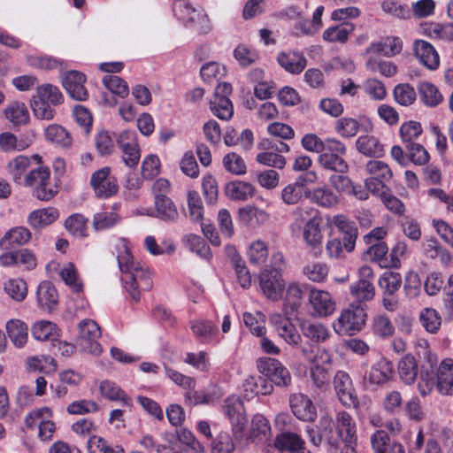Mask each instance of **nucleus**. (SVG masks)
<instances>
[{
	"label": "nucleus",
	"mask_w": 453,
	"mask_h": 453,
	"mask_svg": "<svg viewBox=\"0 0 453 453\" xmlns=\"http://www.w3.org/2000/svg\"><path fill=\"white\" fill-rule=\"evenodd\" d=\"M307 433L315 446H319L325 441L329 453H338L341 444L357 443L358 440L357 424L352 416L345 411L336 413L335 422L330 416H322L319 421V430L308 428Z\"/></svg>",
	"instance_id": "1"
},
{
	"label": "nucleus",
	"mask_w": 453,
	"mask_h": 453,
	"mask_svg": "<svg viewBox=\"0 0 453 453\" xmlns=\"http://www.w3.org/2000/svg\"><path fill=\"white\" fill-rule=\"evenodd\" d=\"M367 306L360 303H352L342 310L333 323V328L338 334L352 335L360 332L367 319Z\"/></svg>",
	"instance_id": "2"
},
{
	"label": "nucleus",
	"mask_w": 453,
	"mask_h": 453,
	"mask_svg": "<svg viewBox=\"0 0 453 453\" xmlns=\"http://www.w3.org/2000/svg\"><path fill=\"white\" fill-rule=\"evenodd\" d=\"M173 12L184 26L197 34H207L211 24L203 10L196 9L186 0H176L173 3Z\"/></svg>",
	"instance_id": "3"
},
{
	"label": "nucleus",
	"mask_w": 453,
	"mask_h": 453,
	"mask_svg": "<svg viewBox=\"0 0 453 453\" xmlns=\"http://www.w3.org/2000/svg\"><path fill=\"white\" fill-rule=\"evenodd\" d=\"M22 184L33 188V195L39 200L49 201L58 193V188L51 183L50 172L48 167L38 166L30 169Z\"/></svg>",
	"instance_id": "4"
},
{
	"label": "nucleus",
	"mask_w": 453,
	"mask_h": 453,
	"mask_svg": "<svg viewBox=\"0 0 453 453\" xmlns=\"http://www.w3.org/2000/svg\"><path fill=\"white\" fill-rule=\"evenodd\" d=\"M121 279L125 288L134 301L140 299L141 291H149L152 288L150 273L148 267L140 262L134 265Z\"/></svg>",
	"instance_id": "5"
},
{
	"label": "nucleus",
	"mask_w": 453,
	"mask_h": 453,
	"mask_svg": "<svg viewBox=\"0 0 453 453\" xmlns=\"http://www.w3.org/2000/svg\"><path fill=\"white\" fill-rule=\"evenodd\" d=\"M257 368L273 385L288 388L291 384L292 377L288 369L275 358H258Z\"/></svg>",
	"instance_id": "6"
},
{
	"label": "nucleus",
	"mask_w": 453,
	"mask_h": 453,
	"mask_svg": "<svg viewBox=\"0 0 453 453\" xmlns=\"http://www.w3.org/2000/svg\"><path fill=\"white\" fill-rule=\"evenodd\" d=\"M346 151L345 145L341 141L334 139L330 142L327 149L319 156L318 163L324 169L343 173L349 168L347 162L342 158Z\"/></svg>",
	"instance_id": "7"
},
{
	"label": "nucleus",
	"mask_w": 453,
	"mask_h": 453,
	"mask_svg": "<svg viewBox=\"0 0 453 453\" xmlns=\"http://www.w3.org/2000/svg\"><path fill=\"white\" fill-rule=\"evenodd\" d=\"M101 329L97 323L92 319H83L79 323V345L81 349L94 356H99L102 346L98 342Z\"/></svg>",
	"instance_id": "8"
},
{
	"label": "nucleus",
	"mask_w": 453,
	"mask_h": 453,
	"mask_svg": "<svg viewBox=\"0 0 453 453\" xmlns=\"http://www.w3.org/2000/svg\"><path fill=\"white\" fill-rule=\"evenodd\" d=\"M111 173V167L104 166L91 174L89 184L96 197L106 199L118 193L117 180Z\"/></svg>",
	"instance_id": "9"
},
{
	"label": "nucleus",
	"mask_w": 453,
	"mask_h": 453,
	"mask_svg": "<svg viewBox=\"0 0 453 453\" xmlns=\"http://www.w3.org/2000/svg\"><path fill=\"white\" fill-rule=\"evenodd\" d=\"M308 310L314 318H326L336 310V303L332 295L325 290L312 288L308 295Z\"/></svg>",
	"instance_id": "10"
},
{
	"label": "nucleus",
	"mask_w": 453,
	"mask_h": 453,
	"mask_svg": "<svg viewBox=\"0 0 453 453\" xmlns=\"http://www.w3.org/2000/svg\"><path fill=\"white\" fill-rule=\"evenodd\" d=\"M52 411L48 407L32 411L26 418V425L28 428L38 427V436L42 441H49L52 438L56 429L53 421L50 419Z\"/></svg>",
	"instance_id": "11"
},
{
	"label": "nucleus",
	"mask_w": 453,
	"mask_h": 453,
	"mask_svg": "<svg viewBox=\"0 0 453 453\" xmlns=\"http://www.w3.org/2000/svg\"><path fill=\"white\" fill-rule=\"evenodd\" d=\"M373 272L369 266L359 269V280L349 287L350 295L357 299V303L369 302L374 298L375 288L372 282Z\"/></svg>",
	"instance_id": "12"
},
{
	"label": "nucleus",
	"mask_w": 453,
	"mask_h": 453,
	"mask_svg": "<svg viewBox=\"0 0 453 453\" xmlns=\"http://www.w3.org/2000/svg\"><path fill=\"white\" fill-rule=\"evenodd\" d=\"M259 285L263 294L272 301L280 300L286 288L281 273L277 271H262L259 275Z\"/></svg>",
	"instance_id": "13"
},
{
	"label": "nucleus",
	"mask_w": 453,
	"mask_h": 453,
	"mask_svg": "<svg viewBox=\"0 0 453 453\" xmlns=\"http://www.w3.org/2000/svg\"><path fill=\"white\" fill-rule=\"evenodd\" d=\"M289 405L293 414L302 421L313 422L317 418V409L313 402L304 394H291Z\"/></svg>",
	"instance_id": "14"
},
{
	"label": "nucleus",
	"mask_w": 453,
	"mask_h": 453,
	"mask_svg": "<svg viewBox=\"0 0 453 453\" xmlns=\"http://www.w3.org/2000/svg\"><path fill=\"white\" fill-rule=\"evenodd\" d=\"M321 222L322 219L320 217L313 216L305 223L303 229V241L315 255H319L322 250Z\"/></svg>",
	"instance_id": "15"
},
{
	"label": "nucleus",
	"mask_w": 453,
	"mask_h": 453,
	"mask_svg": "<svg viewBox=\"0 0 453 453\" xmlns=\"http://www.w3.org/2000/svg\"><path fill=\"white\" fill-rule=\"evenodd\" d=\"M334 385L338 399L348 407L357 403L355 389L349 375L343 371H338L334 377Z\"/></svg>",
	"instance_id": "16"
},
{
	"label": "nucleus",
	"mask_w": 453,
	"mask_h": 453,
	"mask_svg": "<svg viewBox=\"0 0 453 453\" xmlns=\"http://www.w3.org/2000/svg\"><path fill=\"white\" fill-rule=\"evenodd\" d=\"M86 76L77 71L67 72L63 78V87L67 94L76 101H85L88 98V92L84 84Z\"/></svg>",
	"instance_id": "17"
},
{
	"label": "nucleus",
	"mask_w": 453,
	"mask_h": 453,
	"mask_svg": "<svg viewBox=\"0 0 453 453\" xmlns=\"http://www.w3.org/2000/svg\"><path fill=\"white\" fill-rule=\"evenodd\" d=\"M332 224L339 233L338 237L345 242L346 252H351L355 249L358 234L356 224L342 214L334 216Z\"/></svg>",
	"instance_id": "18"
},
{
	"label": "nucleus",
	"mask_w": 453,
	"mask_h": 453,
	"mask_svg": "<svg viewBox=\"0 0 453 453\" xmlns=\"http://www.w3.org/2000/svg\"><path fill=\"white\" fill-rule=\"evenodd\" d=\"M223 408L226 416L231 422L234 434L242 433L247 418L242 401L235 397H228L226 399Z\"/></svg>",
	"instance_id": "19"
},
{
	"label": "nucleus",
	"mask_w": 453,
	"mask_h": 453,
	"mask_svg": "<svg viewBox=\"0 0 453 453\" xmlns=\"http://www.w3.org/2000/svg\"><path fill=\"white\" fill-rule=\"evenodd\" d=\"M270 320L280 337H281L287 343L296 346L302 342L301 334L297 332L295 325L291 322L289 318L275 313L271 316Z\"/></svg>",
	"instance_id": "20"
},
{
	"label": "nucleus",
	"mask_w": 453,
	"mask_h": 453,
	"mask_svg": "<svg viewBox=\"0 0 453 453\" xmlns=\"http://www.w3.org/2000/svg\"><path fill=\"white\" fill-rule=\"evenodd\" d=\"M413 50L419 63L429 70H436L440 65V57L434 47L424 40L413 42Z\"/></svg>",
	"instance_id": "21"
},
{
	"label": "nucleus",
	"mask_w": 453,
	"mask_h": 453,
	"mask_svg": "<svg viewBox=\"0 0 453 453\" xmlns=\"http://www.w3.org/2000/svg\"><path fill=\"white\" fill-rule=\"evenodd\" d=\"M32 160L35 161L36 164H40L42 157L37 154L33 155L31 157L20 155L8 163L7 170L14 182L22 184L27 174L26 173L32 166Z\"/></svg>",
	"instance_id": "22"
},
{
	"label": "nucleus",
	"mask_w": 453,
	"mask_h": 453,
	"mask_svg": "<svg viewBox=\"0 0 453 453\" xmlns=\"http://www.w3.org/2000/svg\"><path fill=\"white\" fill-rule=\"evenodd\" d=\"M249 437L250 441L256 444H265L271 441V426L265 416L261 414L253 416Z\"/></svg>",
	"instance_id": "23"
},
{
	"label": "nucleus",
	"mask_w": 453,
	"mask_h": 453,
	"mask_svg": "<svg viewBox=\"0 0 453 453\" xmlns=\"http://www.w3.org/2000/svg\"><path fill=\"white\" fill-rule=\"evenodd\" d=\"M371 444L374 453H405L403 446L391 441L384 430H377L371 436Z\"/></svg>",
	"instance_id": "24"
},
{
	"label": "nucleus",
	"mask_w": 453,
	"mask_h": 453,
	"mask_svg": "<svg viewBox=\"0 0 453 453\" xmlns=\"http://www.w3.org/2000/svg\"><path fill=\"white\" fill-rule=\"evenodd\" d=\"M303 337L312 343L325 342L330 337V332L326 326L320 322L303 319L299 324Z\"/></svg>",
	"instance_id": "25"
},
{
	"label": "nucleus",
	"mask_w": 453,
	"mask_h": 453,
	"mask_svg": "<svg viewBox=\"0 0 453 453\" xmlns=\"http://www.w3.org/2000/svg\"><path fill=\"white\" fill-rule=\"evenodd\" d=\"M32 234L25 226H14L8 230L0 239V249L9 250L16 246H22L31 240Z\"/></svg>",
	"instance_id": "26"
},
{
	"label": "nucleus",
	"mask_w": 453,
	"mask_h": 453,
	"mask_svg": "<svg viewBox=\"0 0 453 453\" xmlns=\"http://www.w3.org/2000/svg\"><path fill=\"white\" fill-rule=\"evenodd\" d=\"M394 373L393 363L386 358H381L371 367L366 377L371 384L381 385L391 380Z\"/></svg>",
	"instance_id": "27"
},
{
	"label": "nucleus",
	"mask_w": 453,
	"mask_h": 453,
	"mask_svg": "<svg viewBox=\"0 0 453 453\" xmlns=\"http://www.w3.org/2000/svg\"><path fill=\"white\" fill-rule=\"evenodd\" d=\"M36 300L42 309L51 311L58 302L57 288L50 281L41 282L37 288Z\"/></svg>",
	"instance_id": "28"
},
{
	"label": "nucleus",
	"mask_w": 453,
	"mask_h": 453,
	"mask_svg": "<svg viewBox=\"0 0 453 453\" xmlns=\"http://www.w3.org/2000/svg\"><path fill=\"white\" fill-rule=\"evenodd\" d=\"M277 61L285 71L293 74L302 73L307 65L305 57L302 53L296 51L279 53Z\"/></svg>",
	"instance_id": "29"
},
{
	"label": "nucleus",
	"mask_w": 453,
	"mask_h": 453,
	"mask_svg": "<svg viewBox=\"0 0 453 453\" xmlns=\"http://www.w3.org/2000/svg\"><path fill=\"white\" fill-rule=\"evenodd\" d=\"M403 50V41L396 36H388L380 42L372 43L366 50L368 53H379L390 58L399 54Z\"/></svg>",
	"instance_id": "30"
},
{
	"label": "nucleus",
	"mask_w": 453,
	"mask_h": 453,
	"mask_svg": "<svg viewBox=\"0 0 453 453\" xmlns=\"http://www.w3.org/2000/svg\"><path fill=\"white\" fill-rule=\"evenodd\" d=\"M424 255L431 259L439 258L441 264L447 267L452 262V255L435 237L426 239L423 244Z\"/></svg>",
	"instance_id": "31"
},
{
	"label": "nucleus",
	"mask_w": 453,
	"mask_h": 453,
	"mask_svg": "<svg viewBox=\"0 0 453 453\" xmlns=\"http://www.w3.org/2000/svg\"><path fill=\"white\" fill-rule=\"evenodd\" d=\"M155 217L165 222H175L179 211L175 203L166 196H157L154 201Z\"/></svg>",
	"instance_id": "32"
},
{
	"label": "nucleus",
	"mask_w": 453,
	"mask_h": 453,
	"mask_svg": "<svg viewBox=\"0 0 453 453\" xmlns=\"http://www.w3.org/2000/svg\"><path fill=\"white\" fill-rule=\"evenodd\" d=\"M437 389L442 395L453 394V361L443 360L437 372Z\"/></svg>",
	"instance_id": "33"
},
{
	"label": "nucleus",
	"mask_w": 453,
	"mask_h": 453,
	"mask_svg": "<svg viewBox=\"0 0 453 453\" xmlns=\"http://www.w3.org/2000/svg\"><path fill=\"white\" fill-rule=\"evenodd\" d=\"M355 25L350 22H344L326 28L322 35L324 41L330 43L344 44L348 42L349 35L354 32Z\"/></svg>",
	"instance_id": "34"
},
{
	"label": "nucleus",
	"mask_w": 453,
	"mask_h": 453,
	"mask_svg": "<svg viewBox=\"0 0 453 453\" xmlns=\"http://www.w3.org/2000/svg\"><path fill=\"white\" fill-rule=\"evenodd\" d=\"M59 216L57 209L49 207L35 210L27 217L28 224L35 229L45 227L55 222Z\"/></svg>",
	"instance_id": "35"
},
{
	"label": "nucleus",
	"mask_w": 453,
	"mask_h": 453,
	"mask_svg": "<svg viewBox=\"0 0 453 453\" xmlns=\"http://www.w3.org/2000/svg\"><path fill=\"white\" fill-rule=\"evenodd\" d=\"M5 329L11 342L18 348H22L28 335L27 326L19 319H10L6 322Z\"/></svg>",
	"instance_id": "36"
},
{
	"label": "nucleus",
	"mask_w": 453,
	"mask_h": 453,
	"mask_svg": "<svg viewBox=\"0 0 453 453\" xmlns=\"http://www.w3.org/2000/svg\"><path fill=\"white\" fill-rule=\"evenodd\" d=\"M418 367L415 357L410 354L403 357L398 363V374L400 380L406 385L415 382Z\"/></svg>",
	"instance_id": "37"
},
{
	"label": "nucleus",
	"mask_w": 453,
	"mask_h": 453,
	"mask_svg": "<svg viewBox=\"0 0 453 453\" xmlns=\"http://www.w3.org/2000/svg\"><path fill=\"white\" fill-rule=\"evenodd\" d=\"M226 194L234 201H245L255 194L252 184L242 180L230 181L226 186Z\"/></svg>",
	"instance_id": "38"
},
{
	"label": "nucleus",
	"mask_w": 453,
	"mask_h": 453,
	"mask_svg": "<svg viewBox=\"0 0 453 453\" xmlns=\"http://www.w3.org/2000/svg\"><path fill=\"white\" fill-rule=\"evenodd\" d=\"M191 330L202 343H209L218 333V327L210 320L197 319L191 321Z\"/></svg>",
	"instance_id": "39"
},
{
	"label": "nucleus",
	"mask_w": 453,
	"mask_h": 453,
	"mask_svg": "<svg viewBox=\"0 0 453 453\" xmlns=\"http://www.w3.org/2000/svg\"><path fill=\"white\" fill-rule=\"evenodd\" d=\"M274 445L277 449L281 450L299 452L303 449L304 441L295 433L282 432L276 436Z\"/></svg>",
	"instance_id": "40"
},
{
	"label": "nucleus",
	"mask_w": 453,
	"mask_h": 453,
	"mask_svg": "<svg viewBox=\"0 0 453 453\" xmlns=\"http://www.w3.org/2000/svg\"><path fill=\"white\" fill-rule=\"evenodd\" d=\"M357 150L368 157H381L383 155V145L379 140L372 135H361L356 142Z\"/></svg>",
	"instance_id": "41"
},
{
	"label": "nucleus",
	"mask_w": 453,
	"mask_h": 453,
	"mask_svg": "<svg viewBox=\"0 0 453 453\" xmlns=\"http://www.w3.org/2000/svg\"><path fill=\"white\" fill-rule=\"evenodd\" d=\"M306 197L310 198L312 203L325 208L333 207L338 203L337 196L326 188L307 189Z\"/></svg>",
	"instance_id": "42"
},
{
	"label": "nucleus",
	"mask_w": 453,
	"mask_h": 453,
	"mask_svg": "<svg viewBox=\"0 0 453 453\" xmlns=\"http://www.w3.org/2000/svg\"><path fill=\"white\" fill-rule=\"evenodd\" d=\"M418 90L422 102L426 106L435 107L439 105L443 100V96L439 88L431 82H420L418 86Z\"/></svg>",
	"instance_id": "43"
},
{
	"label": "nucleus",
	"mask_w": 453,
	"mask_h": 453,
	"mask_svg": "<svg viewBox=\"0 0 453 453\" xmlns=\"http://www.w3.org/2000/svg\"><path fill=\"white\" fill-rule=\"evenodd\" d=\"M32 98L42 102H48L53 105H58L62 104L64 100V96L59 88L49 83L37 87L35 94Z\"/></svg>",
	"instance_id": "44"
},
{
	"label": "nucleus",
	"mask_w": 453,
	"mask_h": 453,
	"mask_svg": "<svg viewBox=\"0 0 453 453\" xmlns=\"http://www.w3.org/2000/svg\"><path fill=\"white\" fill-rule=\"evenodd\" d=\"M101 394L111 401H121L126 406H132V399L118 385L104 380L99 387Z\"/></svg>",
	"instance_id": "45"
},
{
	"label": "nucleus",
	"mask_w": 453,
	"mask_h": 453,
	"mask_svg": "<svg viewBox=\"0 0 453 453\" xmlns=\"http://www.w3.org/2000/svg\"><path fill=\"white\" fill-rule=\"evenodd\" d=\"M334 140V138H326L323 140L314 133H308L303 136L301 145L306 151L320 155L330 145V142H333Z\"/></svg>",
	"instance_id": "46"
},
{
	"label": "nucleus",
	"mask_w": 453,
	"mask_h": 453,
	"mask_svg": "<svg viewBox=\"0 0 453 453\" xmlns=\"http://www.w3.org/2000/svg\"><path fill=\"white\" fill-rule=\"evenodd\" d=\"M6 119L15 126L25 125L29 120V113L23 103L14 102L4 110Z\"/></svg>",
	"instance_id": "47"
},
{
	"label": "nucleus",
	"mask_w": 453,
	"mask_h": 453,
	"mask_svg": "<svg viewBox=\"0 0 453 453\" xmlns=\"http://www.w3.org/2000/svg\"><path fill=\"white\" fill-rule=\"evenodd\" d=\"M45 138L52 143L67 148L72 144V137L69 133L61 126L57 124L50 125L44 131Z\"/></svg>",
	"instance_id": "48"
},
{
	"label": "nucleus",
	"mask_w": 453,
	"mask_h": 453,
	"mask_svg": "<svg viewBox=\"0 0 453 453\" xmlns=\"http://www.w3.org/2000/svg\"><path fill=\"white\" fill-rule=\"evenodd\" d=\"M183 242L190 251L195 252L200 257L209 260L212 257L211 249L203 237L189 234L184 237Z\"/></svg>",
	"instance_id": "49"
},
{
	"label": "nucleus",
	"mask_w": 453,
	"mask_h": 453,
	"mask_svg": "<svg viewBox=\"0 0 453 453\" xmlns=\"http://www.w3.org/2000/svg\"><path fill=\"white\" fill-rule=\"evenodd\" d=\"M245 391L250 390L255 395H267L273 391V384L266 377L263 376H250L245 380L244 384Z\"/></svg>",
	"instance_id": "50"
},
{
	"label": "nucleus",
	"mask_w": 453,
	"mask_h": 453,
	"mask_svg": "<svg viewBox=\"0 0 453 453\" xmlns=\"http://www.w3.org/2000/svg\"><path fill=\"white\" fill-rule=\"evenodd\" d=\"M303 291L301 287L296 283H291L286 290V297L284 299V310L287 315H292L296 311L302 303Z\"/></svg>",
	"instance_id": "51"
},
{
	"label": "nucleus",
	"mask_w": 453,
	"mask_h": 453,
	"mask_svg": "<svg viewBox=\"0 0 453 453\" xmlns=\"http://www.w3.org/2000/svg\"><path fill=\"white\" fill-rule=\"evenodd\" d=\"M395 101L402 106L412 105L417 100V93L413 86L409 83L397 84L393 90Z\"/></svg>",
	"instance_id": "52"
},
{
	"label": "nucleus",
	"mask_w": 453,
	"mask_h": 453,
	"mask_svg": "<svg viewBox=\"0 0 453 453\" xmlns=\"http://www.w3.org/2000/svg\"><path fill=\"white\" fill-rule=\"evenodd\" d=\"M379 287L382 295H396L402 286V276L398 273L385 272L379 279Z\"/></svg>",
	"instance_id": "53"
},
{
	"label": "nucleus",
	"mask_w": 453,
	"mask_h": 453,
	"mask_svg": "<svg viewBox=\"0 0 453 453\" xmlns=\"http://www.w3.org/2000/svg\"><path fill=\"white\" fill-rule=\"evenodd\" d=\"M242 319L245 326L253 334L257 336H263L265 334V316L263 312H244L242 315Z\"/></svg>",
	"instance_id": "54"
},
{
	"label": "nucleus",
	"mask_w": 453,
	"mask_h": 453,
	"mask_svg": "<svg viewBox=\"0 0 453 453\" xmlns=\"http://www.w3.org/2000/svg\"><path fill=\"white\" fill-rule=\"evenodd\" d=\"M303 273L308 280L320 283L326 281L329 267L325 263L311 262L303 267Z\"/></svg>",
	"instance_id": "55"
},
{
	"label": "nucleus",
	"mask_w": 453,
	"mask_h": 453,
	"mask_svg": "<svg viewBox=\"0 0 453 453\" xmlns=\"http://www.w3.org/2000/svg\"><path fill=\"white\" fill-rule=\"evenodd\" d=\"M210 109L220 119L228 120L234 114V106L229 98L212 97L210 100Z\"/></svg>",
	"instance_id": "56"
},
{
	"label": "nucleus",
	"mask_w": 453,
	"mask_h": 453,
	"mask_svg": "<svg viewBox=\"0 0 453 453\" xmlns=\"http://www.w3.org/2000/svg\"><path fill=\"white\" fill-rule=\"evenodd\" d=\"M87 448L89 453H125L121 446L109 444L104 438L96 435L88 438Z\"/></svg>",
	"instance_id": "57"
},
{
	"label": "nucleus",
	"mask_w": 453,
	"mask_h": 453,
	"mask_svg": "<svg viewBox=\"0 0 453 453\" xmlns=\"http://www.w3.org/2000/svg\"><path fill=\"white\" fill-rule=\"evenodd\" d=\"M426 35L434 40L453 42V22L431 23L426 28Z\"/></svg>",
	"instance_id": "58"
},
{
	"label": "nucleus",
	"mask_w": 453,
	"mask_h": 453,
	"mask_svg": "<svg viewBox=\"0 0 453 453\" xmlns=\"http://www.w3.org/2000/svg\"><path fill=\"white\" fill-rule=\"evenodd\" d=\"M120 219L115 211H100L94 214L92 226L96 231H103L116 226Z\"/></svg>",
	"instance_id": "59"
},
{
	"label": "nucleus",
	"mask_w": 453,
	"mask_h": 453,
	"mask_svg": "<svg viewBox=\"0 0 453 453\" xmlns=\"http://www.w3.org/2000/svg\"><path fill=\"white\" fill-rule=\"evenodd\" d=\"M32 334L39 341H51L58 336L56 325L50 321L45 320L34 324Z\"/></svg>",
	"instance_id": "60"
},
{
	"label": "nucleus",
	"mask_w": 453,
	"mask_h": 453,
	"mask_svg": "<svg viewBox=\"0 0 453 453\" xmlns=\"http://www.w3.org/2000/svg\"><path fill=\"white\" fill-rule=\"evenodd\" d=\"M365 171L372 176V179L389 181L393 176L388 165L379 160H370L365 165Z\"/></svg>",
	"instance_id": "61"
},
{
	"label": "nucleus",
	"mask_w": 453,
	"mask_h": 453,
	"mask_svg": "<svg viewBox=\"0 0 453 453\" xmlns=\"http://www.w3.org/2000/svg\"><path fill=\"white\" fill-rule=\"evenodd\" d=\"M419 320L425 329L431 334L437 333L441 324L440 315L433 308H424L419 313Z\"/></svg>",
	"instance_id": "62"
},
{
	"label": "nucleus",
	"mask_w": 453,
	"mask_h": 453,
	"mask_svg": "<svg viewBox=\"0 0 453 453\" xmlns=\"http://www.w3.org/2000/svg\"><path fill=\"white\" fill-rule=\"evenodd\" d=\"M224 168L234 175L246 173L247 166L243 158L235 152L226 154L222 160Z\"/></svg>",
	"instance_id": "63"
},
{
	"label": "nucleus",
	"mask_w": 453,
	"mask_h": 453,
	"mask_svg": "<svg viewBox=\"0 0 453 453\" xmlns=\"http://www.w3.org/2000/svg\"><path fill=\"white\" fill-rule=\"evenodd\" d=\"M103 83L112 94L121 98H125L129 93L127 83L119 76L105 75L103 78Z\"/></svg>",
	"instance_id": "64"
}]
</instances>
